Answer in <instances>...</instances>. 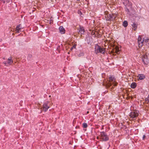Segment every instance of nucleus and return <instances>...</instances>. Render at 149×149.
<instances>
[{"instance_id": "f257e3e1", "label": "nucleus", "mask_w": 149, "mask_h": 149, "mask_svg": "<svg viewBox=\"0 0 149 149\" xmlns=\"http://www.w3.org/2000/svg\"><path fill=\"white\" fill-rule=\"evenodd\" d=\"M99 136L100 139L103 141H107L109 140V136L105 132H100Z\"/></svg>"}, {"instance_id": "f03ea898", "label": "nucleus", "mask_w": 149, "mask_h": 149, "mask_svg": "<svg viewBox=\"0 0 149 149\" xmlns=\"http://www.w3.org/2000/svg\"><path fill=\"white\" fill-rule=\"evenodd\" d=\"M95 51L96 53H100L104 54L105 53V50L104 48L101 47L98 44H96L95 46Z\"/></svg>"}, {"instance_id": "7ed1b4c3", "label": "nucleus", "mask_w": 149, "mask_h": 149, "mask_svg": "<svg viewBox=\"0 0 149 149\" xmlns=\"http://www.w3.org/2000/svg\"><path fill=\"white\" fill-rule=\"evenodd\" d=\"M139 111L136 109L134 110L133 111L130 112V113L129 116L131 118L135 120L137 117L139 115Z\"/></svg>"}, {"instance_id": "20e7f679", "label": "nucleus", "mask_w": 149, "mask_h": 149, "mask_svg": "<svg viewBox=\"0 0 149 149\" xmlns=\"http://www.w3.org/2000/svg\"><path fill=\"white\" fill-rule=\"evenodd\" d=\"M13 57L10 56L8 58L7 61H3V63L6 66H9L13 63Z\"/></svg>"}, {"instance_id": "39448f33", "label": "nucleus", "mask_w": 149, "mask_h": 149, "mask_svg": "<svg viewBox=\"0 0 149 149\" xmlns=\"http://www.w3.org/2000/svg\"><path fill=\"white\" fill-rule=\"evenodd\" d=\"M105 18L107 21H111L112 20V19L113 18L114 15L112 14L111 15L108 13V12L106 11L105 12Z\"/></svg>"}, {"instance_id": "423d86ee", "label": "nucleus", "mask_w": 149, "mask_h": 149, "mask_svg": "<svg viewBox=\"0 0 149 149\" xmlns=\"http://www.w3.org/2000/svg\"><path fill=\"white\" fill-rule=\"evenodd\" d=\"M78 29L79 30V31L78 32V36L80 37L82 36V35H84L85 33V30L84 27L82 26H80Z\"/></svg>"}, {"instance_id": "0eeeda50", "label": "nucleus", "mask_w": 149, "mask_h": 149, "mask_svg": "<svg viewBox=\"0 0 149 149\" xmlns=\"http://www.w3.org/2000/svg\"><path fill=\"white\" fill-rule=\"evenodd\" d=\"M138 42L139 48H141L143 45L144 41V38H138Z\"/></svg>"}, {"instance_id": "6e6552de", "label": "nucleus", "mask_w": 149, "mask_h": 149, "mask_svg": "<svg viewBox=\"0 0 149 149\" xmlns=\"http://www.w3.org/2000/svg\"><path fill=\"white\" fill-rule=\"evenodd\" d=\"M111 47H115V52L116 53H117V54H118L119 52L120 51V50L119 49V47L116 46L113 43H110V44Z\"/></svg>"}, {"instance_id": "1a4fd4ad", "label": "nucleus", "mask_w": 149, "mask_h": 149, "mask_svg": "<svg viewBox=\"0 0 149 149\" xmlns=\"http://www.w3.org/2000/svg\"><path fill=\"white\" fill-rule=\"evenodd\" d=\"M142 61L144 65H147L148 63V60L146 56H144L142 58Z\"/></svg>"}, {"instance_id": "9d476101", "label": "nucleus", "mask_w": 149, "mask_h": 149, "mask_svg": "<svg viewBox=\"0 0 149 149\" xmlns=\"http://www.w3.org/2000/svg\"><path fill=\"white\" fill-rule=\"evenodd\" d=\"M75 54L78 56L80 57L84 56V53L83 52L81 51H76Z\"/></svg>"}, {"instance_id": "9b49d317", "label": "nucleus", "mask_w": 149, "mask_h": 149, "mask_svg": "<svg viewBox=\"0 0 149 149\" xmlns=\"http://www.w3.org/2000/svg\"><path fill=\"white\" fill-rule=\"evenodd\" d=\"M48 102H45L43 104V109L45 111H47L48 108H49V107L47 105Z\"/></svg>"}, {"instance_id": "f8f14e48", "label": "nucleus", "mask_w": 149, "mask_h": 149, "mask_svg": "<svg viewBox=\"0 0 149 149\" xmlns=\"http://www.w3.org/2000/svg\"><path fill=\"white\" fill-rule=\"evenodd\" d=\"M86 40L88 44L91 45L93 42L92 38H86L85 40Z\"/></svg>"}, {"instance_id": "ddd939ff", "label": "nucleus", "mask_w": 149, "mask_h": 149, "mask_svg": "<svg viewBox=\"0 0 149 149\" xmlns=\"http://www.w3.org/2000/svg\"><path fill=\"white\" fill-rule=\"evenodd\" d=\"M60 33L61 34H64L65 33V30L63 26H60L59 29Z\"/></svg>"}, {"instance_id": "4468645a", "label": "nucleus", "mask_w": 149, "mask_h": 149, "mask_svg": "<svg viewBox=\"0 0 149 149\" xmlns=\"http://www.w3.org/2000/svg\"><path fill=\"white\" fill-rule=\"evenodd\" d=\"M21 24H19L16 27V30H15V32L16 33H19V31L20 30L21 27Z\"/></svg>"}, {"instance_id": "2eb2a0df", "label": "nucleus", "mask_w": 149, "mask_h": 149, "mask_svg": "<svg viewBox=\"0 0 149 149\" xmlns=\"http://www.w3.org/2000/svg\"><path fill=\"white\" fill-rule=\"evenodd\" d=\"M138 77L139 80H142L145 78V76L143 74H139Z\"/></svg>"}, {"instance_id": "dca6fc26", "label": "nucleus", "mask_w": 149, "mask_h": 149, "mask_svg": "<svg viewBox=\"0 0 149 149\" xmlns=\"http://www.w3.org/2000/svg\"><path fill=\"white\" fill-rule=\"evenodd\" d=\"M136 83L135 82H133L131 84L130 87L134 89L136 87Z\"/></svg>"}, {"instance_id": "f3484780", "label": "nucleus", "mask_w": 149, "mask_h": 149, "mask_svg": "<svg viewBox=\"0 0 149 149\" xmlns=\"http://www.w3.org/2000/svg\"><path fill=\"white\" fill-rule=\"evenodd\" d=\"M109 79L111 80V81H115L116 79L114 76L112 75L109 77Z\"/></svg>"}, {"instance_id": "a211bd4d", "label": "nucleus", "mask_w": 149, "mask_h": 149, "mask_svg": "<svg viewBox=\"0 0 149 149\" xmlns=\"http://www.w3.org/2000/svg\"><path fill=\"white\" fill-rule=\"evenodd\" d=\"M132 25L133 27V29L134 30H135L137 28L138 25L137 24L135 23H133V24H132Z\"/></svg>"}, {"instance_id": "6ab92c4d", "label": "nucleus", "mask_w": 149, "mask_h": 149, "mask_svg": "<svg viewBox=\"0 0 149 149\" xmlns=\"http://www.w3.org/2000/svg\"><path fill=\"white\" fill-rule=\"evenodd\" d=\"M127 22L126 21H125L123 22V26L125 27H126L127 26Z\"/></svg>"}, {"instance_id": "aec40b11", "label": "nucleus", "mask_w": 149, "mask_h": 149, "mask_svg": "<svg viewBox=\"0 0 149 149\" xmlns=\"http://www.w3.org/2000/svg\"><path fill=\"white\" fill-rule=\"evenodd\" d=\"M82 127L84 128H86L88 127V125L87 123H84L82 124Z\"/></svg>"}, {"instance_id": "412c9836", "label": "nucleus", "mask_w": 149, "mask_h": 149, "mask_svg": "<svg viewBox=\"0 0 149 149\" xmlns=\"http://www.w3.org/2000/svg\"><path fill=\"white\" fill-rule=\"evenodd\" d=\"M76 45H74L70 49V51H72V50L74 49H76Z\"/></svg>"}, {"instance_id": "4be33fe9", "label": "nucleus", "mask_w": 149, "mask_h": 149, "mask_svg": "<svg viewBox=\"0 0 149 149\" xmlns=\"http://www.w3.org/2000/svg\"><path fill=\"white\" fill-rule=\"evenodd\" d=\"M118 83L116 81H114V82L113 83V85L115 86H116L118 85Z\"/></svg>"}, {"instance_id": "5701e85b", "label": "nucleus", "mask_w": 149, "mask_h": 149, "mask_svg": "<svg viewBox=\"0 0 149 149\" xmlns=\"http://www.w3.org/2000/svg\"><path fill=\"white\" fill-rule=\"evenodd\" d=\"M91 34L92 35H94V36H92L93 37H95V36L94 35L95 34V32L94 31H93L92 32H91Z\"/></svg>"}, {"instance_id": "b1692460", "label": "nucleus", "mask_w": 149, "mask_h": 149, "mask_svg": "<svg viewBox=\"0 0 149 149\" xmlns=\"http://www.w3.org/2000/svg\"><path fill=\"white\" fill-rule=\"evenodd\" d=\"M32 56L31 54H29L27 57L28 59L30 60L32 57Z\"/></svg>"}, {"instance_id": "393cba45", "label": "nucleus", "mask_w": 149, "mask_h": 149, "mask_svg": "<svg viewBox=\"0 0 149 149\" xmlns=\"http://www.w3.org/2000/svg\"><path fill=\"white\" fill-rule=\"evenodd\" d=\"M60 45H58V46L56 48V49L58 50V52L60 53Z\"/></svg>"}, {"instance_id": "a878e982", "label": "nucleus", "mask_w": 149, "mask_h": 149, "mask_svg": "<svg viewBox=\"0 0 149 149\" xmlns=\"http://www.w3.org/2000/svg\"><path fill=\"white\" fill-rule=\"evenodd\" d=\"M112 48H113V49H112V50L111 51V52L112 53H116L115 52V47H112Z\"/></svg>"}, {"instance_id": "bb28decb", "label": "nucleus", "mask_w": 149, "mask_h": 149, "mask_svg": "<svg viewBox=\"0 0 149 149\" xmlns=\"http://www.w3.org/2000/svg\"><path fill=\"white\" fill-rule=\"evenodd\" d=\"M103 85H104L105 86L106 88L107 89L108 88H110L108 84H106L105 85H104V84H103Z\"/></svg>"}, {"instance_id": "cd10ccee", "label": "nucleus", "mask_w": 149, "mask_h": 149, "mask_svg": "<svg viewBox=\"0 0 149 149\" xmlns=\"http://www.w3.org/2000/svg\"><path fill=\"white\" fill-rule=\"evenodd\" d=\"M145 100L146 101H148L149 102V95H148L147 97L145 98Z\"/></svg>"}, {"instance_id": "c85d7f7f", "label": "nucleus", "mask_w": 149, "mask_h": 149, "mask_svg": "<svg viewBox=\"0 0 149 149\" xmlns=\"http://www.w3.org/2000/svg\"><path fill=\"white\" fill-rule=\"evenodd\" d=\"M146 139V136L145 135H143V136L142 139L143 140H144Z\"/></svg>"}, {"instance_id": "c756f323", "label": "nucleus", "mask_w": 149, "mask_h": 149, "mask_svg": "<svg viewBox=\"0 0 149 149\" xmlns=\"http://www.w3.org/2000/svg\"><path fill=\"white\" fill-rule=\"evenodd\" d=\"M148 40L149 39L148 38V39H145V40L144 41V43H147V42H148Z\"/></svg>"}, {"instance_id": "7c9ffc66", "label": "nucleus", "mask_w": 149, "mask_h": 149, "mask_svg": "<svg viewBox=\"0 0 149 149\" xmlns=\"http://www.w3.org/2000/svg\"><path fill=\"white\" fill-rule=\"evenodd\" d=\"M114 89V87H112L110 88V90H113Z\"/></svg>"}, {"instance_id": "2f4dec72", "label": "nucleus", "mask_w": 149, "mask_h": 149, "mask_svg": "<svg viewBox=\"0 0 149 149\" xmlns=\"http://www.w3.org/2000/svg\"><path fill=\"white\" fill-rule=\"evenodd\" d=\"M75 128L76 129H79V126H76L75 127Z\"/></svg>"}, {"instance_id": "473e14b6", "label": "nucleus", "mask_w": 149, "mask_h": 149, "mask_svg": "<svg viewBox=\"0 0 149 149\" xmlns=\"http://www.w3.org/2000/svg\"><path fill=\"white\" fill-rule=\"evenodd\" d=\"M108 84L109 85V86L110 87L112 85V84L111 83H110V84Z\"/></svg>"}, {"instance_id": "72a5a7b5", "label": "nucleus", "mask_w": 149, "mask_h": 149, "mask_svg": "<svg viewBox=\"0 0 149 149\" xmlns=\"http://www.w3.org/2000/svg\"><path fill=\"white\" fill-rule=\"evenodd\" d=\"M97 139H100V137H99V136H97Z\"/></svg>"}, {"instance_id": "f704fd0d", "label": "nucleus", "mask_w": 149, "mask_h": 149, "mask_svg": "<svg viewBox=\"0 0 149 149\" xmlns=\"http://www.w3.org/2000/svg\"><path fill=\"white\" fill-rule=\"evenodd\" d=\"M89 111H87V114H88V113H89Z\"/></svg>"}, {"instance_id": "c9c22d12", "label": "nucleus", "mask_w": 149, "mask_h": 149, "mask_svg": "<svg viewBox=\"0 0 149 149\" xmlns=\"http://www.w3.org/2000/svg\"><path fill=\"white\" fill-rule=\"evenodd\" d=\"M107 92H108V91H105V92L107 93Z\"/></svg>"}, {"instance_id": "e433bc0d", "label": "nucleus", "mask_w": 149, "mask_h": 149, "mask_svg": "<svg viewBox=\"0 0 149 149\" xmlns=\"http://www.w3.org/2000/svg\"><path fill=\"white\" fill-rule=\"evenodd\" d=\"M49 97H51V95H49Z\"/></svg>"}, {"instance_id": "4c0bfd02", "label": "nucleus", "mask_w": 149, "mask_h": 149, "mask_svg": "<svg viewBox=\"0 0 149 149\" xmlns=\"http://www.w3.org/2000/svg\"><path fill=\"white\" fill-rule=\"evenodd\" d=\"M84 130H85V131H86V129H84Z\"/></svg>"}, {"instance_id": "58836bf2", "label": "nucleus", "mask_w": 149, "mask_h": 149, "mask_svg": "<svg viewBox=\"0 0 149 149\" xmlns=\"http://www.w3.org/2000/svg\"><path fill=\"white\" fill-rule=\"evenodd\" d=\"M80 0H77V1H79Z\"/></svg>"}, {"instance_id": "ea45409f", "label": "nucleus", "mask_w": 149, "mask_h": 149, "mask_svg": "<svg viewBox=\"0 0 149 149\" xmlns=\"http://www.w3.org/2000/svg\"><path fill=\"white\" fill-rule=\"evenodd\" d=\"M111 38V39H112L113 38Z\"/></svg>"}, {"instance_id": "a19ab883", "label": "nucleus", "mask_w": 149, "mask_h": 149, "mask_svg": "<svg viewBox=\"0 0 149 149\" xmlns=\"http://www.w3.org/2000/svg\"><path fill=\"white\" fill-rule=\"evenodd\" d=\"M3 59H5V58H3Z\"/></svg>"}, {"instance_id": "79ce46f5", "label": "nucleus", "mask_w": 149, "mask_h": 149, "mask_svg": "<svg viewBox=\"0 0 149 149\" xmlns=\"http://www.w3.org/2000/svg\"><path fill=\"white\" fill-rule=\"evenodd\" d=\"M68 54H69V52H68Z\"/></svg>"}, {"instance_id": "37998d69", "label": "nucleus", "mask_w": 149, "mask_h": 149, "mask_svg": "<svg viewBox=\"0 0 149 149\" xmlns=\"http://www.w3.org/2000/svg\"><path fill=\"white\" fill-rule=\"evenodd\" d=\"M115 17H114V19H115Z\"/></svg>"}]
</instances>
